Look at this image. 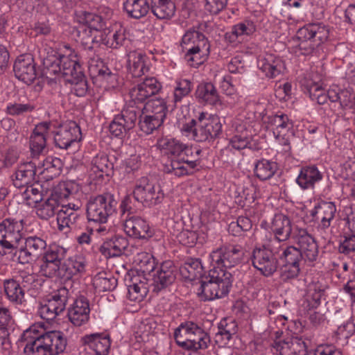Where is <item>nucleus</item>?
<instances>
[{"mask_svg": "<svg viewBox=\"0 0 355 355\" xmlns=\"http://www.w3.org/2000/svg\"><path fill=\"white\" fill-rule=\"evenodd\" d=\"M336 313L338 314L336 318L338 323H341L343 319L346 320V321H343V324L338 325V329L336 332V343L338 346L343 347L347 344L348 338L351 336H354V325L352 322H349L347 321L349 315L343 311V309H340V310L337 311Z\"/></svg>", "mask_w": 355, "mask_h": 355, "instance_id": "f704fd0d", "label": "nucleus"}, {"mask_svg": "<svg viewBox=\"0 0 355 355\" xmlns=\"http://www.w3.org/2000/svg\"><path fill=\"white\" fill-rule=\"evenodd\" d=\"M67 81L73 85V92L78 96H83L87 92V83L83 73L81 76L78 75L73 78H67Z\"/></svg>", "mask_w": 355, "mask_h": 355, "instance_id": "0e129e2a", "label": "nucleus"}, {"mask_svg": "<svg viewBox=\"0 0 355 355\" xmlns=\"http://www.w3.org/2000/svg\"><path fill=\"white\" fill-rule=\"evenodd\" d=\"M128 245L124 237H115L113 239L104 242L100 247V252L106 258L119 257L121 255Z\"/></svg>", "mask_w": 355, "mask_h": 355, "instance_id": "a19ab883", "label": "nucleus"}, {"mask_svg": "<svg viewBox=\"0 0 355 355\" xmlns=\"http://www.w3.org/2000/svg\"><path fill=\"white\" fill-rule=\"evenodd\" d=\"M13 71L16 78L27 85L31 84L37 76L34 60L29 54L17 57L14 63Z\"/></svg>", "mask_w": 355, "mask_h": 355, "instance_id": "a878e982", "label": "nucleus"}, {"mask_svg": "<svg viewBox=\"0 0 355 355\" xmlns=\"http://www.w3.org/2000/svg\"><path fill=\"white\" fill-rule=\"evenodd\" d=\"M192 87V83L188 79L176 80L173 89V102L175 104L181 102L184 97L190 94Z\"/></svg>", "mask_w": 355, "mask_h": 355, "instance_id": "bf43d9fd", "label": "nucleus"}, {"mask_svg": "<svg viewBox=\"0 0 355 355\" xmlns=\"http://www.w3.org/2000/svg\"><path fill=\"white\" fill-rule=\"evenodd\" d=\"M42 187L38 182H33L25 186V189L22 192L24 200L28 201V205L40 202L42 200Z\"/></svg>", "mask_w": 355, "mask_h": 355, "instance_id": "680f3d73", "label": "nucleus"}, {"mask_svg": "<svg viewBox=\"0 0 355 355\" xmlns=\"http://www.w3.org/2000/svg\"><path fill=\"white\" fill-rule=\"evenodd\" d=\"M162 89L161 83L155 77L145 78L130 91L129 104L135 105L142 103L148 98L156 95Z\"/></svg>", "mask_w": 355, "mask_h": 355, "instance_id": "412c9836", "label": "nucleus"}, {"mask_svg": "<svg viewBox=\"0 0 355 355\" xmlns=\"http://www.w3.org/2000/svg\"><path fill=\"white\" fill-rule=\"evenodd\" d=\"M141 112L146 114L155 116L156 117L164 119L167 112V106L163 98H153L146 102V103L140 107Z\"/></svg>", "mask_w": 355, "mask_h": 355, "instance_id": "603ef678", "label": "nucleus"}, {"mask_svg": "<svg viewBox=\"0 0 355 355\" xmlns=\"http://www.w3.org/2000/svg\"><path fill=\"white\" fill-rule=\"evenodd\" d=\"M233 125L235 127V134L230 141V146L237 150L250 148L251 137L245 125L237 122H235Z\"/></svg>", "mask_w": 355, "mask_h": 355, "instance_id": "37998d69", "label": "nucleus"}, {"mask_svg": "<svg viewBox=\"0 0 355 355\" xmlns=\"http://www.w3.org/2000/svg\"><path fill=\"white\" fill-rule=\"evenodd\" d=\"M54 132L55 146L60 148L67 149L81 139L80 127L74 121H69L60 125Z\"/></svg>", "mask_w": 355, "mask_h": 355, "instance_id": "4be33fe9", "label": "nucleus"}, {"mask_svg": "<svg viewBox=\"0 0 355 355\" xmlns=\"http://www.w3.org/2000/svg\"><path fill=\"white\" fill-rule=\"evenodd\" d=\"M60 204L53 198L49 197L46 200L39 205L36 209L37 216L44 220H48L54 216Z\"/></svg>", "mask_w": 355, "mask_h": 355, "instance_id": "4d7b16f0", "label": "nucleus"}, {"mask_svg": "<svg viewBox=\"0 0 355 355\" xmlns=\"http://www.w3.org/2000/svg\"><path fill=\"white\" fill-rule=\"evenodd\" d=\"M139 125L142 132L149 135L157 130L164 122V119L156 117L144 112L138 114Z\"/></svg>", "mask_w": 355, "mask_h": 355, "instance_id": "864d4df0", "label": "nucleus"}, {"mask_svg": "<svg viewBox=\"0 0 355 355\" xmlns=\"http://www.w3.org/2000/svg\"><path fill=\"white\" fill-rule=\"evenodd\" d=\"M123 229L130 236L147 239L153 236V231L147 222L139 216H131L124 219Z\"/></svg>", "mask_w": 355, "mask_h": 355, "instance_id": "7c9ffc66", "label": "nucleus"}, {"mask_svg": "<svg viewBox=\"0 0 355 355\" xmlns=\"http://www.w3.org/2000/svg\"><path fill=\"white\" fill-rule=\"evenodd\" d=\"M329 30L319 24H309L297 33L301 54L309 55L329 37Z\"/></svg>", "mask_w": 355, "mask_h": 355, "instance_id": "1a4fd4ad", "label": "nucleus"}, {"mask_svg": "<svg viewBox=\"0 0 355 355\" xmlns=\"http://www.w3.org/2000/svg\"><path fill=\"white\" fill-rule=\"evenodd\" d=\"M292 239L297 246H288L284 250L281 259L284 263L299 264L302 258L309 261L316 260L318 246L315 239L306 229L298 225L295 226Z\"/></svg>", "mask_w": 355, "mask_h": 355, "instance_id": "7ed1b4c3", "label": "nucleus"}, {"mask_svg": "<svg viewBox=\"0 0 355 355\" xmlns=\"http://www.w3.org/2000/svg\"><path fill=\"white\" fill-rule=\"evenodd\" d=\"M79 189V184L74 181L60 182L54 187L50 197L57 200V202L60 205L62 200L75 194Z\"/></svg>", "mask_w": 355, "mask_h": 355, "instance_id": "49530a36", "label": "nucleus"}, {"mask_svg": "<svg viewBox=\"0 0 355 355\" xmlns=\"http://www.w3.org/2000/svg\"><path fill=\"white\" fill-rule=\"evenodd\" d=\"M101 42L107 46L117 49L123 46L127 40L126 29L119 22H115L107 28L101 36Z\"/></svg>", "mask_w": 355, "mask_h": 355, "instance_id": "c756f323", "label": "nucleus"}, {"mask_svg": "<svg viewBox=\"0 0 355 355\" xmlns=\"http://www.w3.org/2000/svg\"><path fill=\"white\" fill-rule=\"evenodd\" d=\"M145 55L137 51H132L128 55V68L134 77L141 76L147 68L146 67Z\"/></svg>", "mask_w": 355, "mask_h": 355, "instance_id": "3c124183", "label": "nucleus"}, {"mask_svg": "<svg viewBox=\"0 0 355 355\" xmlns=\"http://www.w3.org/2000/svg\"><path fill=\"white\" fill-rule=\"evenodd\" d=\"M182 135L196 142H204L218 137L222 124L217 116L200 112L197 119H190L180 127Z\"/></svg>", "mask_w": 355, "mask_h": 355, "instance_id": "20e7f679", "label": "nucleus"}, {"mask_svg": "<svg viewBox=\"0 0 355 355\" xmlns=\"http://www.w3.org/2000/svg\"><path fill=\"white\" fill-rule=\"evenodd\" d=\"M336 100L334 103H338L341 109L352 107L354 105L355 95H353L348 89H341L336 94Z\"/></svg>", "mask_w": 355, "mask_h": 355, "instance_id": "69168bd1", "label": "nucleus"}, {"mask_svg": "<svg viewBox=\"0 0 355 355\" xmlns=\"http://www.w3.org/2000/svg\"><path fill=\"white\" fill-rule=\"evenodd\" d=\"M277 170L276 162L261 159L254 164V174L259 180L264 181L270 179Z\"/></svg>", "mask_w": 355, "mask_h": 355, "instance_id": "8fccbe9b", "label": "nucleus"}, {"mask_svg": "<svg viewBox=\"0 0 355 355\" xmlns=\"http://www.w3.org/2000/svg\"><path fill=\"white\" fill-rule=\"evenodd\" d=\"M176 269L171 261L163 262L153 270L150 288L154 293H159L171 286L175 279Z\"/></svg>", "mask_w": 355, "mask_h": 355, "instance_id": "6ab92c4d", "label": "nucleus"}, {"mask_svg": "<svg viewBox=\"0 0 355 355\" xmlns=\"http://www.w3.org/2000/svg\"><path fill=\"white\" fill-rule=\"evenodd\" d=\"M173 337L177 345L186 350L205 349L210 343L209 335L198 323L191 320L181 322L175 329Z\"/></svg>", "mask_w": 355, "mask_h": 355, "instance_id": "423d86ee", "label": "nucleus"}, {"mask_svg": "<svg viewBox=\"0 0 355 355\" xmlns=\"http://www.w3.org/2000/svg\"><path fill=\"white\" fill-rule=\"evenodd\" d=\"M196 94L198 98L209 105L220 104V96L214 85L211 83L198 85Z\"/></svg>", "mask_w": 355, "mask_h": 355, "instance_id": "a18cd8bd", "label": "nucleus"}, {"mask_svg": "<svg viewBox=\"0 0 355 355\" xmlns=\"http://www.w3.org/2000/svg\"><path fill=\"white\" fill-rule=\"evenodd\" d=\"M338 250L340 253L344 254L355 251V235L345 234L341 236Z\"/></svg>", "mask_w": 355, "mask_h": 355, "instance_id": "774afa93", "label": "nucleus"}, {"mask_svg": "<svg viewBox=\"0 0 355 355\" xmlns=\"http://www.w3.org/2000/svg\"><path fill=\"white\" fill-rule=\"evenodd\" d=\"M53 133L49 122H42L35 125L30 137V148L33 155L42 154L46 148V140Z\"/></svg>", "mask_w": 355, "mask_h": 355, "instance_id": "393cba45", "label": "nucleus"}, {"mask_svg": "<svg viewBox=\"0 0 355 355\" xmlns=\"http://www.w3.org/2000/svg\"><path fill=\"white\" fill-rule=\"evenodd\" d=\"M93 284L100 292L112 291L116 287L117 279L110 274L99 272L93 278Z\"/></svg>", "mask_w": 355, "mask_h": 355, "instance_id": "5fc2aeb1", "label": "nucleus"}, {"mask_svg": "<svg viewBox=\"0 0 355 355\" xmlns=\"http://www.w3.org/2000/svg\"><path fill=\"white\" fill-rule=\"evenodd\" d=\"M87 261L82 254L69 257L62 263L61 275L62 279H71L73 277L82 274L85 271Z\"/></svg>", "mask_w": 355, "mask_h": 355, "instance_id": "72a5a7b5", "label": "nucleus"}, {"mask_svg": "<svg viewBox=\"0 0 355 355\" xmlns=\"http://www.w3.org/2000/svg\"><path fill=\"white\" fill-rule=\"evenodd\" d=\"M90 309L88 300L83 296L78 297L68 310L69 321L76 327H81L89 320Z\"/></svg>", "mask_w": 355, "mask_h": 355, "instance_id": "c85d7f7f", "label": "nucleus"}, {"mask_svg": "<svg viewBox=\"0 0 355 355\" xmlns=\"http://www.w3.org/2000/svg\"><path fill=\"white\" fill-rule=\"evenodd\" d=\"M57 65L58 69L55 71L61 73L67 80L78 75L81 76L83 73L77 53L68 45L64 46L63 53L60 55Z\"/></svg>", "mask_w": 355, "mask_h": 355, "instance_id": "aec40b11", "label": "nucleus"}, {"mask_svg": "<svg viewBox=\"0 0 355 355\" xmlns=\"http://www.w3.org/2000/svg\"><path fill=\"white\" fill-rule=\"evenodd\" d=\"M150 10L157 19H171L175 13V6L171 0H150Z\"/></svg>", "mask_w": 355, "mask_h": 355, "instance_id": "ea45409f", "label": "nucleus"}, {"mask_svg": "<svg viewBox=\"0 0 355 355\" xmlns=\"http://www.w3.org/2000/svg\"><path fill=\"white\" fill-rule=\"evenodd\" d=\"M80 25L85 26L94 33H101L100 31L104 25L103 18L96 14L85 12L80 17Z\"/></svg>", "mask_w": 355, "mask_h": 355, "instance_id": "052dcab7", "label": "nucleus"}, {"mask_svg": "<svg viewBox=\"0 0 355 355\" xmlns=\"http://www.w3.org/2000/svg\"><path fill=\"white\" fill-rule=\"evenodd\" d=\"M80 207L81 202L79 200L62 205L57 216L59 230L67 233L69 230L80 228V225L84 221Z\"/></svg>", "mask_w": 355, "mask_h": 355, "instance_id": "f3484780", "label": "nucleus"}, {"mask_svg": "<svg viewBox=\"0 0 355 355\" xmlns=\"http://www.w3.org/2000/svg\"><path fill=\"white\" fill-rule=\"evenodd\" d=\"M112 168V164L109 161L106 155L98 154L92 160L91 171L98 177H102L103 173L107 174Z\"/></svg>", "mask_w": 355, "mask_h": 355, "instance_id": "6e6d98bb", "label": "nucleus"}, {"mask_svg": "<svg viewBox=\"0 0 355 355\" xmlns=\"http://www.w3.org/2000/svg\"><path fill=\"white\" fill-rule=\"evenodd\" d=\"M279 248L277 245L272 247L270 243L268 246L255 248L251 257L253 266L266 277L272 275L277 268V260L275 254L279 252Z\"/></svg>", "mask_w": 355, "mask_h": 355, "instance_id": "2eb2a0df", "label": "nucleus"}, {"mask_svg": "<svg viewBox=\"0 0 355 355\" xmlns=\"http://www.w3.org/2000/svg\"><path fill=\"white\" fill-rule=\"evenodd\" d=\"M300 272V264L284 263L280 268V277L286 282L296 278Z\"/></svg>", "mask_w": 355, "mask_h": 355, "instance_id": "338daca9", "label": "nucleus"}, {"mask_svg": "<svg viewBox=\"0 0 355 355\" xmlns=\"http://www.w3.org/2000/svg\"><path fill=\"white\" fill-rule=\"evenodd\" d=\"M117 202L110 194L99 195L91 198L87 205V216L89 220L105 223L116 211Z\"/></svg>", "mask_w": 355, "mask_h": 355, "instance_id": "9d476101", "label": "nucleus"}, {"mask_svg": "<svg viewBox=\"0 0 355 355\" xmlns=\"http://www.w3.org/2000/svg\"><path fill=\"white\" fill-rule=\"evenodd\" d=\"M46 248V242L43 239L31 236L25 239V245L18 250V261L25 264L35 260Z\"/></svg>", "mask_w": 355, "mask_h": 355, "instance_id": "5701e85b", "label": "nucleus"}, {"mask_svg": "<svg viewBox=\"0 0 355 355\" xmlns=\"http://www.w3.org/2000/svg\"><path fill=\"white\" fill-rule=\"evenodd\" d=\"M232 277L226 270L210 269L208 277L201 281L198 293L205 301L221 298L229 293Z\"/></svg>", "mask_w": 355, "mask_h": 355, "instance_id": "0eeeda50", "label": "nucleus"}, {"mask_svg": "<svg viewBox=\"0 0 355 355\" xmlns=\"http://www.w3.org/2000/svg\"><path fill=\"white\" fill-rule=\"evenodd\" d=\"M69 296V292L67 288H60L49 299L40 304L37 309L38 315L46 320H54L64 311Z\"/></svg>", "mask_w": 355, "mask_h": 355, "instance_id": "a211bd4d", "label": "nucleus"}, {"mask_svg": "<svg viewBox=\"0 0 355 355\" xmlns=\"http://www.w3.org/2000/svg\"><path fill=\"white\" fill-rule=\"evenodd\" d=\"M184 271L188 272V275L186 276V277L191 280L201 276L202 273L201 261L198 259H191L187 260L184 266L181 268L182 273L184 274Z\"/></svg>", "mask_w": 355, "mask_h": 355, "instance_id": "e2e57ef3", "label": "nucleus"}, {"mask_svg": "<svg viewBox=\"0 0 355 355\" xmlns=\"http://www.w3.org/2000/svg\"><path fill=\"white\" fill-rule=\"evenodd\" d=\"M133 196L137 201L150 207L160 203L164 194L159 184L143 176L135 181Z\"/></svg>", "mask_w": 355, "mask_h": 355, "instance_id": "9b49d317", "label": "nucleus"}, {"mask_svg": "<svg viewBox=\"0 0 355 355\" xmlns=\"http://www.w3.org/2000/svg\"><path fill=\"white\" fill-rule=\"evenodd\" d=\"M24 221L6 218L0 223V256L11 254L24 237Z\"/></svg>", "mask_w": 355, "mask_h": 355, "instance_id": "6e6552de", "label": "nucleus"}, {"mask_svg": "<svg viewBox=\"0 0 355 355\" xmlns=\"http://www.w3.org/2000/svg\"><path fill=\"white\" fill-rule=\"evenodd\" d=\"M21 339L26 355H59L64 352L67 344L62 331H46L42 322L35 323L24 331Z\"/></svg>", "mask_w": 355, "mask_h": 355, "instance_id": "f257e3e1", "label": "nucleus"}, {"mask_svg": "<svg viewBox=\"0 0 355 355\" xmlns=\"http://www.w3.org/2000/svg\"><path fill=\"white\" fill-rule=\"evenodd\" d=\"M3 288L7 298L12 302L21 304L24 301V291L19 281L7 279L3 281Z\"/></svg>", "mask_w": 355, "mask_h": 355, "instance_id": "c03bdc74", "label": "nucleus"}, {"mask_svg": "<svg viewBox=\"0 0 355 355\" xmlns=\"http://www.w3.org/2000/svg\"><path fill=\"white\" fill-rule=\"evenodd\" d=\"M180 46L184 58L190 67L197 68L207 58L210 45L205 35L194 28L187 30L182 37Z\"/></svg>", "mask_w": 355, "mask_h": 355, "instance_id": "39448f33", "label": "nucleus"}, {"mask_svg": "<svg viewBox=\"0 0 355 355\" xmlns=\"http://www.w3.org/2000/svg\"><path fill=\"white\" fill-rule=\"evenodd\" d=\"M88 69L92 78H101L108 80L112 76L110 70L106 67L97 55H90L88 60Z\"/></svg>", "mask_w": 355, "mask_h": 355, "instance_id": "de8ad7c7", "label": "nucleus"}, {"mask_svg": "<svg viewBox=\"0 0 355 355\" xmlns=\"http://www.w3.org/2000/svg\"><path fill=\"white\" fill-rule=\"evenodd\" d=\"M272 351L275 355H305L306 345L302 338L294 337L275 340L272 344Z\"/></svg>", "mask_w": 355, "mask_h": 355, "instance_id": "bb28decb", "label": "nucleus"}, {"mask_svg": "<svg viewBox=\"0 0 355 355\" xmlns=\"http://www.w3.org/2000/svg\"><path fill=\"white\" fill-rule=\"evenodd\" d=\"M270 228L275 234V238L270 241L272 247L277 245L281 248L282 241H286L290 236L292 238L293 228L291 227L290 219L284 214H275Z\"/></svg>", "mask_w": 355, "mask_h": 355, "instance_id": "b1692460", "label": "nucleus"}, {"mask_svg": "<svg viewBox=\"0 0 355 355\" xmlns=\"http://www.w3.org/2000/svg\"><path fill=\"white\" fill-rule=\"evenodd\" d=\"M128 286V297L134 302L141 301L147 295L148 288L146 278L141 275H135L130 277Z\"/></svg>", "mask_w": 355, "mask_h": 355, "instance_id": "c9c22d12", "label": "nucleus"}, {"mask_svg": "<svg viewBox=\"0 0 355 355\" xmlns=\"http://www.w3.org/2000/svg\"><path fill=\"white\" fill-rule=\"evenodd\" d=\"M266 123L276 141L284 147L283 150L288 152L291 149L289 137L293 134V123L288 115L281 113L268 116Z\"/></svg>", "mask_w": 355, "mask_h": 355, "instance_id": "ddd939ff", "label": "nucleus"}, {"mask_svg": "<svg viewBox=\"0 0 355 355\" xmlns=\"http://www.w3.org/2000/svg\"><path fill=\"white\" fill-rule=\"evenodd\" d=\"M322 173L314 166L302 167L296 179L297 184L303 189L313 188L316 182L322 180Z\"/></svg>", "mask_w": 355, "mask_h": 355, "instance_id": "4c0bfd02", "label": "nucleus"}, {"mask_svg": "<svg viewBox=\"0 0 355 355\" xmlns=\"http://www.w3.org/2000/svg\"><path fill=\"white\" fill-rule=\"evenodd\" d=\"M78 36L82 44L89 49L93 48L92 44L99 43L101 42V33H94V31L90 30L85 26H80L78 28Z\"/></svg>", "mask_w": 355, "mask_h": 355, "instance_id": "13d9d810", "label": "nucleus"}, {"mask_svg": "<svg viewBox=\"0 0 355 355\" xmlns=\"http://www.w3.org/2000/svg\"><path fill=\"white\" fill-rule=\"evenodd\" d=\"M81 343L94 355H108L111 346L110 336L102 333L86 334L81 338Z\"/></svg>", "mask_w": 355, "mask_h": 355, "instance_id": "cd10ccee", "label": "nucleus"}, {"mask_svg": "<svg viewBox=\"0 0 355 355\" xmlns=\"http://www.w3.org/2000/svg\"><path fill=\"white\" fill-rule=\"evenodd\" d=\"M243 254V250L240 246L222 247L209 254V261L211 269L225 270L238 265Z\"/></svg>", "mask_w": 355, "mask_h": 355, "instance_id": "dca6fc26", "label": "nucleus"}, {"mask_svg": "<svg viewBox=\"0 0 355 355\" xmlns=\"http://www.w3.org/2000/svg\"><path fill=\"white\" fill-rule=\"evenodd\" d=\"M157 145L161 152L169 158L164 166L166 173L182 177L191 173L198 164L197 159H187L189 156L194 157L192 148L175 138L162 137L158 139Z\"/></svg>", "mask_w": 355, "mask_h": 355, "instance_id": "f03ea898", "label": "nucleus"}, {"mask_svg": "<svg viewBox=\"0 0 355 355\" xmlns=\"http://www.w3.org/2000/svg\"><path fill=\"white\" fill-rule=\"evenodd\" d=\"M300 84L304 92L309 96L311 101H315L320 105L327 102L329 96L318 82L305 77L300 80Z\"/></svg>", "mask_w": 355, "mask_h": 355, "instance_id": "e433bc0d", "label": "nucleus"}, {"mask_svg": "<svg viewBox=\"0 0 355 355\" xmlns=\"http://www.w3.org/2000/svg\"><path fill=\"white\" fill-rule=\"evenodd\" d=\"M68 249L61 245H51L44 252L40 266V272L47 277H59L61 275L62 261L67 257Z\"/></svg>", "mask_w": 355, "mask_h": 355, "instance_id": "f8f14e48", "label": "nucleus"}, {"mask_svg": "<svg viewBox=\"0 0 355 355\" xmlns=\"http://www.w3.org/2000/svg\"><path fill=\"white\" fill-rule=\"evenodd\" d=\"M36 173H37L36 166L33 162L21 163L12 176L14 186L17 188H24L35 182Z\"/></svg>", "mask_w": 355, "mask_h": 355, "instance_id": "473e14b6", "label": "nucleus"}, {"mask_svg": "<svg viewBox=\"0 0 355 355\" xmlns=\"http://www.w3.org/2000/svg\"><path fill=\"white\" fill-rule=\"evenodd\" d=\"M324 295V289L318 283L309 284L306 295L302 303V306L306 311L316 309L320 304V300Z\"/></svg>", "mask_w": 355, "mask_h": 355, "instance_id": "79ce46f5", "label": "nucleus"}, {"mask_svg": "<svg viewBox=\"0 0 355 355\" xmlns=\"http://www.w3.org/2000/svg\"><path fill=\"white\" fill-rule=\"evenodd\" d=\"M140 112L141 109L138 106L128 104L119 114L114 116L110 124L111 135L119 138L127 136L135 126Z\"/></svg>", "mask_w": 355, "mask_h": 355, "instance_id": "4468645a", "label": "nucleus"}, {"mask_svg": "<svg viewBox=\"0 0 355 355\" xmlns=\"http://www.w3.org/2000/svg\"><path fill=\"white\" fill-rule=\"evenodd\" d=\"M257 65L265 75L269 78H274L282 73L285 66L282 60L277 55L272 53H266L260 55Z\"/></svg>", "mask_w": 355, "mask_h": 355, "instance_id": "2f4dec72", "label": "nucleus"}, {"mask_svg": "<svg viewBox=\"0 0 355 355\" xmlns=\"http://www.w3.org/2000/svg\"><path fill=\"white\" fill-rule=\"evenodd\" d=\"M123 8L129 17L140 19L148 12L150 6L146 0H126Z\"/></svg>", "mask_w": 355, "mask_h": 355, "instance_id": "09e8293b", "label": "nucleus"}, {"mask_svg": "<svg viewBox=\"0 0 355 355\" xmlns=\"http://www.w3.org/2000/svg\"><path fill=\"white\" fill-rule=\"evenodd\" d=\"M62 166V163L60 158L48 157L36 168L42 179L49 180L60 173Z\"/></svg>", "mask_w": 355, "mask_h": 355, "instance_id": "58836bf2", "label": "nucleus"}]
</instances>
